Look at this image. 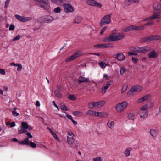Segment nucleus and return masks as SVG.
<instances>
[{
    "instance_id": "40",
    "label": "nucleus",
    "mask_w": 161,
    "mask_h": 161,
    "mask_svg": "<svg viewBox=\"0 0 161 161\" xmlns=\"http://www.w3.org/2000/svg\"><path fill=\"white\" fill-rule=\"evenodd\" d=\"M61 9L59 7H58L54 8V12L55 13H59L61 12Z\"/></svg>"
},
{
    "instance_id": "56",
    "label": "nucleus",
    "mask_w": 161,
    "mask_h": 161,
    "mask_svg": "<svg viewBox=\"0 0 161 161\" xmlns=\"http://www.w3.org/2000/svg\"><path fill=\"white\" fill-rule=\"evenodd\" d=\"M22 69V66L21 64L18 66L17 68V70L18 71H20Z\"/></svg>"
},
{
    "instance_id": "24",
    "label": "nucleus",
    "mask_w": 161,
    "mask_h": 161,
    "mask_svg": "<svg viewBox=\"0 0 161 161\" xmlns=\"http://www.w3.org/2000/svg\"><path fill=\"white\" fill-rule=\"evenodd\" d=\"M101 48H104L111 47H113V45L111 43H107L103 44H101Z\"/></svg>"
},
{
    "instance_id": "2",
    "label": "nucleus",
    "mask_w": 161,
    "mask_h": 161,
    "mask_svg": "<svg viewBox=\"0 0 161 161\" xmlns=\"http://www.w3.org/2000/svg\"><path fill=\"white\" fill-rule=\"evenodd\" d=\"M130 49L135 52L143 53L149 51L151 50V48L148 46H144L141 47H130Z\"/></svg>"
},
{
    "instance_id": "9",
    "label": "nucleus",
    "mask_w": 161,
    "mask_h": 161,
    "mask_svg": "<svg viewBox=\"0 0 161 161\" xmlns=\"http://www.w3.org/2000/svg\"><path fill=\"white\" fill-rule=\"evenodd\" d=\"M142 89V88L140 86H133L128 92L127 95L130 96L133 95V93L135 92H140Z\"/></svg>"
},
{
    "instance_id": "64",
    "label": "nucleus",
    "mask_w": 161,
    "mask_h": 161,
    "mask_svg": "<svg viewBox=\"0 0 161 161\" xmlns=\"http://www.w3.org/2000/svg\"><path fill=\"white\" fill-rule=\"evenodd\" d=\"M15 124L14 122H12L10 125V127H12L15 126Z\"/></svg>"
},
{
    "instance_id": "53",
    "label": "nucleus",
    "mask_w": 161,
    "mask_h": 161,
    "mask_svg": "<svg viewBox=\"0 0 161 161\" xmlns=\"http://www.w3.org/2000/svg\"><path fill=\"white\" fill-rule=\"evenodd\" d=\"M150 97L149 95H147L142 97L143 98L144 101H145L148 99L150 98Z\"/></svg>"
},
{
    "instance_id": "63",
    "label": "nucleus",
    "mask_w": 161,
    "mask_h": 161,
    "mask_svg": "<svg viewBox=\"0 0 161 161\" xmlns=\"http://www.w3.org/2000/svg\"><path fill=\"white\" fill-rule=\"evenodd\" d=\"M68 135L69 136H67V137H70V136H72V137H75V135L73 134V133L71 132H69L68 133Z\"/></svg>"
},
{
    "instance_id": "59",
    "label": "nucleus",
    "mask_w": 161,
    "mask_h": 161,
    "mask_svg": "<svg viewBox=\"0 0 161 161\" xmlns=\"http://www.w3.org/2000/svg\"><path fill=\"white\" fill-rule=\"evenodd\" d=\"M12 114L14 116H18L19 114L15 111H13L12 112Z\"/></svg>"
},
{
    "instance_id": "30",
    "label": "nucleus",
    "mask_w": 161,
    "mask_h": 161,
    "mask_svg": "<svg viewBox=\"0 0 161 161\" xmlns=\"http://www.w3.org/2000/svg\"><path fill=\"white\" fill-rule=\"evenodd\" d=\"M132 149L131 147L127 148L124 152V154L125 156L127 157L129 156L130 155V151L132 150Z\"/></svg>"
},
{
    "instance_id": "22",
    "label": "nucleus",
    "mask_w": 161,
    "mask_h": 161,
    "mask_svg": "<svg viewBox=\"0 0 161 161\" xmlns=\"http://www.w3.org/2000/svg\"><path fill=\"white\" fill-rule=\"evenodd\" d=\"M89 80L88 78H85L83 76H80L78 79V81L79 83L87 82Z\"/></svg>"
},
{
    "instance_id": "36",
    "label": "nucleus",
    "mask_w": 161,
    "mask_h": 161,
    "mask_svg": "<svg viewBox=\"0 0 161 161\" xmlns=\"http://www.w3.org/2000/svg\"><path fill=\"white\" fill-rule=\"evenodd\" d=\"M152 40H159L161 39V36L158 35H151Z\"/></svg>"
},
{
    "instance_id": "4",
    "label": "nucleus",
    "mask_w": 161,
    "mask_h": 161,
    "mask_svg": "<svg viewBox=\"0 0 161 161\" xmlns=\"http://www.w3.org/2000/svg\"><path fill=\"white\" fill-rule=\"evenodd\" d=\"M105 104V102L103 101H99L98 102H90L88 104V107L92 109H95L97 108H100Z\"/></svg>"
},
{
    "instance_id": "41",
    "label": "nucleus",
    "mask_w": 161,
    "mask_h": 161,
    "mask_svg": "<svg viewBox=\"0 0 161 161\" xmlns=\"http://www.w3.org/2000/svg\"><path fill=\"white\" fill-rule=\"evenodd\" d=\"M30 146L31 147L35 148L36 147V144L31 141L29 142V145H28Z\"/></svg>"
},
{
    "instance_id": "60",
    "label": "nucleus",
    "mask_w": 161,
    "mask_h": 161,
    "mask_svg": "<svg viewBox=\"0 0 161 161\" xmlns=\"http://www.w3.org/2000/svg\"><path fill=\"white\" fill-rule=\"evenodd\" d=\"M132 61L134 63H136L138 61V59L137 58L132 57Z\"/></svg>"
},
{
    "instance_id": "5",
    "label": "nucleus",
    "mask_w": 161,
    "mask_h": 161,
    "mask_svg": "<svg viewBox=\"0 0 161 161\" xmlns=\"http://www.w3.org/2000/svg\"><path fill=\"white\" fill-rule=\"evenodd\" d=\"M144 28V26H136L134 25H130L123 29L122 30V33H125L133 30L137 31L138 30H142Z\"/></svg>"
},
{
    "instance_id": "20",
    "label": "nucleus",
    "mask_w": 161,
    "mask_h": 161,
    "mask_svg": "<svg viewBox=\"0 0 161 161\" xmlns=\"http://www.w3.org/2000/svg\"><path fill=\"white\" fill-rule=\"evenodd\" d=\"M83 19L82 17L79 16H77L73 20V22L76 24L80 23Z\"/></svg>"
},
{
    "instance_id": "37",
    "label": "nucleus",
    "mask_w": 161,
    "mask_h": 161,
    "mask_svg": "<svg viewBox=\"0 0 161 161\" xmlns=\"http://www.w3.org/2000/svg\"><path fill=\"white\" fill-rule=\"evenodd\" d=\"M82 112L78 111H75L73 112L72 114L73 115L75 116H79L82 115Z\"/></svg>"
},
{
    "instance_id": "49",
    "label": "nucleus",
    "mask_w": 161,
    "mask_h": 161,
    "mask_svg": "<svg viewBox=\"0 0 161 161\" xmlns=\"http://www.w3.org/2000/svg\"><path fill=\"white\" fill-rule=\"evenodd\" d=\"M93 161H102L101 158L100 157H97L93 159Z\"/></svg>"
},
{
    "instance_id": "10",
    "label": "nucleus",
    "mask_w": 161,
    "mask_h": 161,
    "mask_svg": "<svg viewBox=\"0 0 161 161\" xmlns=\"http://www.w3.org/2000/svg\"><path fill=\"white\" fill-rule=\"evenodd\" d=\"M16 19L18 20L23 22H25L31 20L32 18L31 17H24L16 14L15 15Z\"/></svg>"
},
{
    "instance_id": "26",
    "label": "nucleus",
    "mask_w": 161,
    "mask_h": 161,
    "mask_svg": "<svg viewBox=\"0 0 161 161\" xmlns=\"http://www.w3.org/2000/svg\"><path fill=\"white\" fill-rule=\"evenodd\" d=\"M116 33H113L110 35L108 37L110 39V42L111 41H116Z\"/></svg>"
},
{
    "instance_id": "11",
    "label": "nucleus",
    "mask_w": 161,
    "mask_h": 161,
    "mask_svg": "<svg viewBox=\"0 0 161 161\" xmlns=\"http://www.w3.org/2000/svg\"><path fill=\"white\" fill-rule=\"evenodd\" d=\"M86 3L89 5L97 7L99 8H101L102 6V5L101 3H98L94 0H87Z\"/></svg>"
},
{
    "instance_id": "46",
    "label": "nucleus",
    "mask_w": 161,
    "mask_h": 161,
    "mask_svg": "<svg viewBox=\"0 0 161 161\" xmlns=\"http://www.w3.org/2000/svg\"><path fill=\"white\" fill-rule=\"evenodd\" d=\"M103 41L104 42H110V39L109 38L108 36L104 38L103 40Z\"/></svg>"
},
{
    "instance_id": "39",
    "label": "nucleus",
    "mask_w": 161,
    "mask_h": 161,
    "mask_svg": "<svg viewBox=\"0 0 161 161\" xmlns=\"http://www.w3.org/2000/svg\"><path fill=\"white\" fill-rule=\"evenodd\" d=\"M127 71V69L124 67H121L120 70V74L121 75Z\"/></svg>"
},
{
    "instance_id": "62",
    "label": "nucleus",
    "mask_w": 161,
    "mask_h": 161,
    "mask_svg": "<svg viewBox=\"0 0 161 161\" xmlns=\"http://www.w3.org/2000/svg\"><path fill=\"white\" fill-rule=\"evenodd\" d=\"M128 54L129 56H131L133 55H136V54L132 52H129L128 53Z\"/></svg>"
},
{
    "instance_id": "57",
    "label": "nucleus",
    "mask_w": 161,
    "mask_h": 161,
    "mask_svg": "<svg viewBox=\"0 0 161 161\" xmlns=\"http://www.w3.org/2000/svg\"><path fill=\"white\" fill-rule=\"evenodd\" d=\"M0 73L3 75H5L6 74L5 70L1 68H0Z\"/></svg>"
},
{
    "instance_id": "51",
    "label": "nucleus",
    "mask_w": 161,
    "mask_h": 161,
    "mask_svg": "<svg viewBox=\"0 0 161 161\" xmlns=\"http://www.w3.org/2000/svg\"><path fill=\"white\" fill-rule=\"evenodd\" d=\"M153 20L152 18V16H149V17L146 18L145 19H144V21H149L150 20Z\"/></svg>"
},
{
    "instance_id": "34",
    "label": "nucleus",
    "mask_w": 161,
    "mask_h": 161,
    "mask_svg": "<svg viewBox=\"0 0 161 161\" xmlns=\"http://www.w3.org/2000/svg\"><path fill=\"white\" fill-rule=\"evenodd\" d=\"M114 125V121H108L107 123L108 126L110 129H112Z\"/></svg>"
},
{
    "instance_id": "32",
    "label": "nucleus",
    "mask_w": 161,
    "mask_h": 161,
    "mask_svg": "<svg viewBox=\"0 0 161 161\" xmlns=\"http://www.w3.org/2000/svg\"><path fill=\"white\" fill-rule=\"evenodd\" d=\"M19 134H22L27 132V130H26L22 128V127H21L20 128H19L18 129Z\"/></svg>"
},
{
    "instance_id": "1",
    "label": "nucleus",
    "mask_w": 161,
    "mask_h": 161,
    "mask_svg": "<svg viewBox=\"0 0 161 161\" xmlns=\"http://www.w3.org/2000/svg\"><path fill=\"white\" fill-rule=\"evenodd\" d=\"M39 3L40 7L46 10L50 8V3L48 0H35ZM51 2L57 4H62L67 2L68 0H50Z\"/></svg>"
},
{
    "instance_id": "16",
    "label": "nucleus",
    "mask_w": 161,
    "mask_h": 161,
    "mask_svg": "<svg viewBox=\"0 0 161 161\" xmlns=\"http://www.w3.org/2000/svg\"><path fill=\"white\" fill-rule=\"evenodd\" d=\"M151 37V36H149L143 37L141 39L140 42L142 43H144L151 41H152Z\"/></svg>"
},
{
    "instance_id": "61",
    "label": "nucleus",
    "mask_w": 161,
    "mask_h": 161,
    "mask_svg": "<svg viewBox=\"0 0 161 161\" xmlns=\"http://www.w3.org/2000/svg\"><path fill=\"white\" fill-rule=\"evenodd\" d=\"M144 98H143L142 97L141 98L139 99L138 100L137 102L138 103H141L144 102Z\"/></svg>"
},
{
    "instance_id": "8",
    "label": "nucleus",
    "mask_w": 161,
    "mask_h": 161,
    "mask_svg": "<svg viewBox=\"0 0 161 161\" xmlns=\"http://www.w3.org/2000/svg\"><path fill=\"white\" fill-rule=\"evenodd\" d=\"M82 54V52L81 51H78L74 53L71 56L67 58L66 61L67 62L73 60L77 58L80 56Z\"/></svg>"
},
{
    "instance_id": "42",
    "label": "nucleus",
    "mask_w": 161,
    "mask_h": 161,
    "mask_svg": "<svg viewBox=\"0 0 161 161\" xmlns=\"http://www.w3.org/2000/svg\"><path fill=\"white\" fill-rule=\"evenodd\" d=\"M68 98L69 99L73 101L76 99V97L74 95H69Z\"/></svg>"
},
{
    "instance_id": "13",
    "label": "nucleus",
    "mask_w": 161,
    "mask_h": 161,
    "mask_svg": "<svg viewBox=\"0 0 161 161\" xmlns=\"http://www.w3.org/2000/svg\"><path fill=\"white\" fill-rule=\"evenodd\" d=\"M26 134L28 136L27 138H26L23 141H21L20 144L25 145H29L30 141L28 139L32 138V136L29 132L26 133Z\"/></svg>"
},
{
    "instance_id": "7",
    "label": "nucleus",
    "mask_w": 161,
    "mask_h": 161,
    "mask_svg": "<svg viewBox=\"0 0 161 161\" xmlns=\"http://www.w3.org/2000/svg\"><path fill=\"white\" fill-rule=\"evenodd\" d=\"M127 103L126 101H124L118 104L115 107L116 111L119 112L122 111L127 106Z\"/></svg>"
},
{
    "instance_id": "52",
    "label": "nucleus",
    "mask_w": 161,
    "mask_h": 161,
    "mask_svg": "<svg viewBox=\"0 0 161 161\" xmlns=\"http://www.w3.org/2000/svg\"><path fill=\"white\" fill-rule=\"evenodd\" d=\"M20 38V36L19 35L16 36L13 39V41H15L19 40Z\"/></svg>"
},
{
    "instance_id": "27",
    "label": "nucleus",
    "mask_w": 161,
    "mask_h": 161,
    "mask_svg": "<svg viewBox=\"0 0 161 161\" xmlns=\"http://www.w3.org/2000/svg\"><path fill=\"white\" fill-rule=\"evenodd\" d=\"M153 9L154 10H159L161 9V4L158 3H155L153 5Z\"/></svg>"
},
{
    "instance_id": "17",
    "label": "nucleus",
    "mask_w": 161,
    "mask_h": 161,
    "mask_svg": "<svg viewBox=\"0 0 161 161\" xmlns=\"http://www.w3.org/2000/svg\"><path fill=\"white\" fill-rule=\"evenodd\" d=\"M112 82L111 81H109L107 83L106 85L102 88L101 92L103 93H105L106 90L112 85Z\"/></svg>"
},
{
    "instance_id": "47",
    "label": "nucleus",
    "mask_w": 161,
    "mask_h": 161,
    "mask_svg": "<svg viewBox=\"0 0 161 161\" xmlns=\"http://www.w3.org/2000/svg\"><path fill=\"white\" fill-rule=\"evenodd\" d=\"M107 29V26H105V27H103V28L100 31V34L102 35L103 34V33L105 31V30Z\"/></svg>"
},
{
    "instance_id": "28",
    "label": "nucleus",
    "mask_w": 161,
    "mask_h": 161,
    "mask_svg": "<svg viewBox=\"0 0 161 161\" xmlns=\"http://www.w3.org/2000/svg\"><path fill=\"white\" fill-rule=\"evenodd\" d=\"M149 133L153 138L155 139L157 137V133L155 130L154 129H152L150 130Z\"/></svg>"
},
{
    "instance_id": "19",
    "label": "nucleus",
    "mask_w": 161,
    "mask_h": 161,
    "mask_svg": "<svg viewBox=\"0 0 161 161\" xmlns=\"http://www.w3.org/2000/svg\"><path fill=\"white\" fill-rule=\"evenodd\" d=\"M160 11H157L153 12V15L151 16L153 19H159L160 18Z\"/></svg>"
},
{
    "instance_id": "6",
    "label": "nucleus",
    "mask_w": 161,
    "mask_h": 161,
    "mask_svg": "<svg viewBox=\"0 0 161 161\" xmlns=\"http://www.w3.org/2000/svg\"><path fill=\"white\" fill-rule=\"evenodd\" d=\"M112 15V14H110L104 16L101 20L100 23V26H103L104 24H109L110 23L111 17Z\"/></svg>"
},
{
    "instance_id": "55",
    "label": "nucleus",
    "mask_w": 161,
    "mask_h": 161,
    "mask_svg": "<svg viewBox=\"0 0 161 161\" xmlns=\"http://www.w3.org/2000/svg\"><path fill=\"white\" fill-rule=\"evenodd\" d=\"M10 0H6V1L4 6V8H7Z\"/></svg>"
},
{
    "instance_id": "18",
    "label": "nucleus",
    "mask_w": 161,
    "mask_h": 161,
    "mask_svg": "<svg viewBox=\"0 0 161 161\" xmlns=\"http://www.w3.org/2000/svg\"><path fill=\"white\" fill-rule=\"evenodd\" d=\"M118 60L122 61H123L125 58V56L122 53H118L116 55V57H115Z\"/></svg>"
},
{
    "instance_id": "12",
    "label": "nucleus",
    "mask_w": 161,
    "mask_h": 161,
    "mask_svg": "<svg viewBox=\"0 0 161 161\" xmlns=\"http://www.w3.org/2000/svg\"><path fill=\"white\" fill-rule=\"evenodd\" d=\"M42 21L45 23H50L53 20V17L50 15H45L41 17Z\"/></svg>"
},
{
    "instance_id": "21",
    "label": "nucleus",
    "mask_w": 161,
    "mask_h": 161,
    "mask_svg": "<svg viewBox=\"0 0 161 161\" xmlns=\"http://www.w3.org/2000/svg\"><path fill=\"white\" fill-rule=\"evenodd\" d=\"M97 113L98 112L95 111L94 110H90L86 112V114L88 115L97 117Z\"/></svg>"
},
{
    "instance_id": "3",
    "label": "nucleus",
    "mask_w": 161,
    "mask_h": 161,
    "mask_svg": "<svg viewBox=\"0 0 161 161\" xmlns=\"http://www.w3.org/2000/svg\"><path fill=\"white\" fill-rule=\"evenodd\" d=\"M147 104H146L143 106L142 107L139 111V114L141 118H145L148 115V112L147 109Z\"/></svg>"
},
{
    "instance_id": "45",
    "label": "nucleus",
    "mask_w": 161,
    "mask_h": 161,
    "mask_svg": "<svg viewBox=\"0 0 161 161\" xmlns=\"http://www.w3.org/2000/svg\"><path fill=\"white\" fill-rule=\"evenodd\" d=\"M127 85H124L123 86L122 88L121 89V92H124L127 89Z\"/></svg>"
},
{
    "instance_id": "25",
    "label": "nucleus",
    "mask_w": 161,
    "mask_h": 161,
    "mask_svg": "<svg viewBox=\"0 0 161 161\" xmlns=\"http://www.w3.org/2000/svg\"><path fill=\"white\" fill-rule=\"evenodd\" d=\"M121 33H119L117 35H116V41L122 40L125 37V35L123 34V33H122V32Z\"/></svg>"
},
{
    "instance_id": "33",
    "label": "nucleus",
    "mask_w": 161,
    "mask_h": 161,
    "mask_svg": "<svg viewBox=\"0 0 161 161\" xmlns=\"http://www.w3.org/2000/svg\"><path fill=\"white\" fill-rule=\"evenodd\" d=\"M54 93L55 95L58 98H61L62 97V95L60 92L58 90H55Z\"/></svg>"
},
{
    "instance_id": "58",
    "label": "nucleus",
    "mask_w": 161,
    "mask_h": 161,
    "mask_svg": "<svg viewBox=\"0 0 161 161\" xmlns=\"http://www.w3.org/2000/svg\"><path fill=\"white\" fill-rule=\"evenodd\" d=\"M154 24V22L153 21H150L146 23L145 24V25L148 26L151 25H153Z\"/></svg>"
},
{
    "instance_id": "29",
    "label": "nucleus",
    "mask_w": 161,
    "mask_h": 161,
    "mask_svg": "<svg viewBox=\"0 0 161 161\" xmlns=\"http://www.w3.org/2000/svg\"><path fill=\"white\" fill-rule=\"evenodd\" d=\"M74 137H72L70 136V137H67V142L69 144H72L75 141Z\"/></svg>"
},
{
    "instance_id": "31",
    "label": "nucleus",
    "mask_w": 161,
    "mask_h": 161,
    "mask_svg": "<svg viewBox=\"0 0 161 161\" xmlns=\"http://www.w3.org/2000/svg\"><path fill=\"white\" fill-rule=\"evenodd\" d=\"M132 0H125L124 2V5L125 6H128L133 3Z\"/></svg>"
},
{
    "instance_id": "50",
    "label": "nucleus",
    "mask_w": 161,
    "mask_h": 161,
    "mask_svg": "<svg viewBox=\"0 0 161 161\" xmlns=\"http://www.w3.org/2000/svg\"><path fill=\"white\" fill-rule=\"evenodd\" d=\"M15 29V26L13 24H11L9 28V30L10 31L13 30Z\"/></svg>"
},
{
    "instance_id": "14",
    "label": "nucleus",
    "mask_w": 161,
    "mask_h": 161,
    "mask_svg": "<svg viewBox=\"0 0 161 161\" xmlns=\"http://www.w3.org/2000/svg\"><path fill=\"white\" fill-rule=\"evenodd\" d=\"M64 10L66 12H72L74 10L73 7L71 5L69 4H64Z\"/></svg>"
},
{
    "instance_id": "44",
    "label": "nucleus",
    "mask_w": 161,
    "mask_h": 161,
    "mask_svg": "<svg viewBox=\"0 0 161 161\" xmlns=\"http://www.w3.org/2000/svg\"><path fill=\"white\" fill-rule=\"evenodd\" d=\"M99 64L101 68L103 69L105 68V63L104 62H101L99 63Z\"/></svg>"
},
{
    "instance_id": "15",
    "label": "nucleus",
    "mask_w": 161,
    "mask_h": 161,
    "mask_svg": "<svg viewBox=\"0 0 161 161\" xmlns=\"http://www.w3.org/2000/svg\"><path fill=\"white\" fill-rule=\"evenodd\" d=\"M158 55V53L153 50L151 51L148 54V58H155Z\"/></svg>"
},
{
    "instance_id": "35",
    "label": "nucleus",
    "mask_w": 161,
    "mask_h": 161,
    "mask_svg": "<svg viewBox=\"0 0 161 161\" xmlns=\"http://www.w3.org/2000/svg\"><path fill=\"white\" fill-rule=\"evenodd\" d=\"M21 127L23 129H24L26 130H27V129L28 128V125L27 122H23L21 123Z\"/></svg>"
},
{
    "instance_id": "48",
    "label": "nucleus",
    "mask_w": 161,
    "mask_h": 161,
    "mask_svg": "<svg viewBox=\"0 0 161 161\" xmlns=\"http://www.w3.org/2000/svg\"><path fill=\"white\" fill-rule=\"evenodd\" d=\"M61 109L62 110L68 111L67 107L64 105L61 106Z\"/></svg>"
},
{
    "instance_id": "38",
    "label": "nucleus",
    "mask_w": 161,
    "mask_h": 161,
    "mask_svg": "<svg viewBox=\"0 0 161 161\" xmlns=\"http://www.w3.org/2000/svg\"><path fill=\"white\" fill-rule=\"evenodd\" d=\"M127 117L128 119L131 120L133 121L134 118V115L133 113H130L128 114Z\"/></svg>"
},
{
    "instance_id": "23",
    "label": "nucleus",
    "mask_w": 161,
    "mask_h": 161,
    "mask_svg": "<svg viewBox=\"0 0 161 161\" xmlns=\"http://www.w3.org/2000/svg\"><path fill=\"white\" fill-rule=\"evenodd\" d=\"M108 116V114L107 113L105 112H98L97 117L99 116L101 118H106Z\"/></svg>"
},
{
    "instance_id": "43",
    "label": "nucleus",
    "mask_w": 161,
    "mask_h": 161,
    "mask_svg": "<svg viewBox=\"0 0 161 161\" xmlns=\"http://www.w3.org/2000/svg\"><path fill=\"white\" fill-rule=\"evenodd\" d=\"M53 138L55 139L58 142L60 141V139L57 136V135L55 133H53V135H52Z\"/></svg>"
},
{
    "instance_id": "54",
    "label": "nucleus",
    "mask_w": 161,
    "mask_h": 161,
    "mask_svg": "<svg viewBox=\"0 0 161 161\" xmlns=\"http://www.w3.org/2000/svg\"><path fill=\"white\" fill-rule=\"evenodd\" d=\"M150 97L149 95H147L142 97L143 98L144 101H145L148 99L150 98Z\"/></svg>"
}]
</instances>
